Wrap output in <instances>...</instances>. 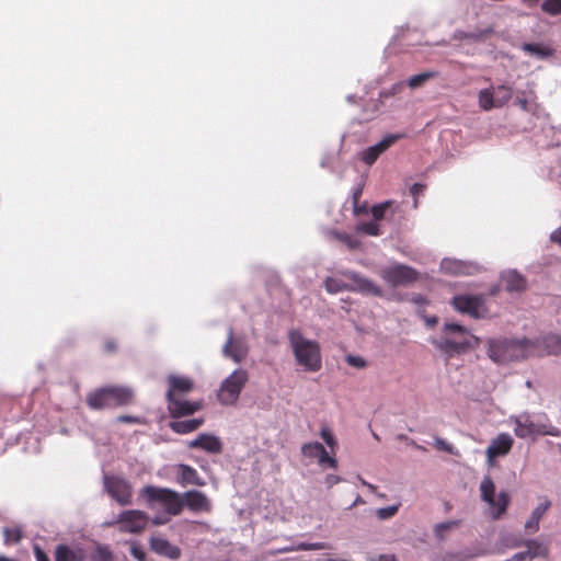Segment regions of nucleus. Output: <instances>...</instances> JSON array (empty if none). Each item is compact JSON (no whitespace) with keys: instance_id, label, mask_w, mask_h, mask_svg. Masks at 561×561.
<instances>
[{"instance_id":"nucleus-34","label":"nucleus","mask_w":561,"mask_h":561,"mask_svg":"<svg viewBox=\"0 0 561 561\" xmlns=\"http://www.w3.org/2000/svg\"><path fill=\"white\" fill-rule=\"evenodd\" d=\"M497 108L504 106L513 95V89L505 84L494 87Z\"/></svg>"},{"instance_id":"nucleus-15","label":"nucleus","mask_w":561,"mask_h":561,"mask_svg":"<svg viewBox=\"0 0 561 561\" xmlns=\"http://www.w3.org/2000/svg\"><path fill=\"white\" fill-rule=\"evenodd\" d=\"M249 346L244 337L234 336L232 331H229L228 339L222 347V354L231 358L234 363H241L248 355Z\"/></svg>"},{"instance_id":"nucleus-23","label":"nucleus","mask_w":561,"mask_h":561,"mask_svg":"<svg viewBox=\"0 0 561 561\" xmlns=\"http://www.w3.org/2000/svg\"><path fill=\"white\" fill-rule=\"evenodd\" d=\"M440 270L450 275H470L478 271V266L455 259H444L440 263Z\"/></svg>"},{"instance_id":"nucleus-1","label":"nucleus","mask_w":561,"mask_h":561,"mask_svg":"<svg viewBox=\"0 0 561 561\" xmlns=\"http://www.w3.org/2000/svg\"><path fill=\"white\" fill-rule=\"evenodd\" d=\"M443 332L444 334L439 339L432 340V344L447 357L478 346V339L460 324L446 322Z\"/></svg>"},{"instance_id":"nucleus-48","label":"nucleus","mask_w":561,"mask_h":561,"mask_svg":"<svg viewBox=\"0 0 561 561\" xmlns=\"http://www.w3.org/2000/svg\"><path fill=\"white\" fill-rule=\"evenodd\" d=\"M435 446L438 449L445 450V451H447L449 454L454 453V447L450 444H448L446 440L442 439V438H436L435 439Z\"/></svg>"},{"instance_id":"nucleus-36","label":"nucleus","mask_w":561,"mask_h":561,"mask_svg":"<svg viewBox=\"0 0 561 561\" xmlns=\"http://www.w3.org/2000/svg\"><path fill=\"white\" fill-rule=\"evenodd\" d=\"M434 76H435V73L432 71H426L423 73L415 75L408 80V85L411 89H416V88L423 85L424 82H426L428 79L433 78Z\"/></svg>"},{"instance_id":"nucleus-53","label":"nucleus","mask_w":561,"mask_h":561,"mask_svg":"<svg viewBox=\"0 0 561 561\" xmlns=\"http://www.w3.org/2000/svg\"><path fill=\"white\" fill-rule=\"evenodd\" d=\"M516 103L519 105V107L524 111L528 110V98L526 96H517Z\"/></svg>"},{"instance_id":"nucleus-28","label":"nucleus","mask_w":561,"mask_h":561,"mask_svg":"<svg viewBox=\"0 0 561 561\" xmlns=\"http://www.w3.org/2000/svg\"><path fill=\"white\" fill-rule=\"evenodd\" d=\"M525 546L527 547V550L523 552L525 553L527 560L547 558L549 554L548 547L538 540L529 539L525 542Z\"/></svg>"},{"instance_id":"nucleus-52","label":"nucleus","mask_w":561,"mask_h":561,"mask_svg":"<svg viewBox=\"0 0 561 561\" xmlns=\"http://www.w3.org/2000/svg\"><path fill=\"white\" fill-rule=\"evenodd\" d=\"M34 553H35L36 561H49L46 553L37 545L34 546Z\"/></svg>"},{"instance_id":"nucleus-41","label":"nucleus","mask_w":561,"mask_h":561,"mask_svg":"<svg viewBox=\"0 0 561 561\" xmlns=\"http://www.w3.org/2000/svg\"><path fill=\"white\" fill-rule=\"evenodd\" d=\"M320 437L331 449H334L337 446V442L329 427L321 428Z\"/></svg>"},{"instance_id":"nucleus-5","label":"nucleus","mask_w":561,"mask_h":561,"mask_svg":"<svg viewBox=\"0 0 561 561\" xmlns=\"http://www.w3.org/2000/svg\"><path fill=\"white\" fill-rule=\"evenodd\" d=\"M169 385L167 398L169 410L173 416L193 414L201 409L199 402H190L178 398V396L190 392L193 389V381L190 378L171 375L169 377Z\"/></svg>"},{"instance_id":"nucleus-12","label":"nucleus","mask_w":561,"mask_h":561,"mask_svg":"<svg viewBox=\"0 0 561 561\" xmlns=\"http://www.w3.org/2000/svg\"><path fill=\"white\" fill-rule=\"evenodd\" d=\"M514 433L517 437L527 438L535 435H551L559 436L560 431L557 427L550 426L549 428L543 425L535 424L528 415L522 414L513 419Z\"/></svg>"},{"instance_id":"nucleus-42","label":"nucleus","mask_w":561,"mask_h":561,"mask_svg":"<svg viewBox=\"0 0 561 561\" xmlns=\"http://www.w3.org/2000/svg\"><path fill=\"white\" fill-rule=\"evenodd\" d=\"M4 539L7 543H16L21 539V530L18 528L4 529Z\"/></svg>"},{"instance_id":"nucleus-46","label":"nucleus","mask_w":561,"mask_h":561,"mask_svg":"<svg viewBox=\"0 0 561 561\" xmlns=\"http://www.w3.org/2000/svg\"><path fill=\"white\" fill-rule=\"evenodd\" d=\"M335 237L339 238L341 241H343L344 243H346V245L350 248V249H355L358 247V241L353 239L352 237L347 236V234H339V233H335Z\"/></svg>"},{"instance_id":"nucleus-51","label":"nucleus","mask_w":561,"mask_h":561,"mask_svg":"<svg viewBox=\"0 0 561 561\" xmlns=\"http://www.w3.org/2000/svg\"><path fill=\"white\" fill-rule=\"evenodd\" d=\"M550 241L561 247V226L551 232Z\"/></svg>"},{"instance_id":"nucleus-9","label":"nucleus","mask_w":561,"mask_h":561,"mask_svg":"<svg viewBox=\"0 0 561 561\" xmlns=\"http://www.w3.org/2000/svg\"><path fill=\"white\" fill-rule=\"evenodd\" d=\"M481 499L488 503L493 519H499L505 512L510 503V496L506 492H500L495 496V485L490 477H484L480 483Z\"/></svg>"},{"instance_id":"nucleus-47","label":"nucleus","mask_w":561,"mask_h":561,"mask_svg":"<svg viewBox=\"0 0 561 561\" xmlns=\"http://www.w3.org/2000/svg\"><path fill=\"white\" fill-rule=\"evenodd\" d=\"M424 190V186L422 184L415 183L411 186L410 192L414 196L413 207H417V195H420Z\"/></svg>"},{"instance_id":"nucleus-18","label":"nucleus","mask_w":561,"mask_h":561,"mask_svg":"<svg viewBox=\"0 0 561 561\" xmlns=\"http://www.w3.org/2000/svg\"><path fill=\"white\" fill-rule=\"evenodd\" d=\"M513 438L506 433L499 434L491 440L490 446L485 450L488 462L493 463L494 458L505 456L512 449Z\"/></svg>"},{"instance_id":"nucleus-61","label":"nucleus","mask_w":561,"mask_h":561,"mask_svg":"<svg viewBox=\"0 0 561 561\" xmlns=\"http://www.w3.org/2000/svg\"><path fill=\"white\" fill-rule=\"evenodd\" d=\"M481 554H484V552H483V551L476 552V553H473L472 556H473V557H476V556H481Z\"/></svg>"},{"instance_id":"nucleus-26","label":"nucleus","mask_w":561,"mask_h":561,"mask_svg":"<svg viewBox=\"0 0 561 561\" xmlns=\"http://www.w3.org/2000/svg\"><path fill=\"white\" fill-rule=\"evenodd\" d=\"M175 471H176V480L183 486L188 485V484L202 486L205 484L204 480H202L198 477L196 470L187 465H183V463L178 465L175 467Z\"/></svg>"},{"instance_id":"nucleus-55","label":"nucleus","mask_w":561,"mask_h":561,"mask_svg":"<svg viewBox=\"0 0 561 561\" xmlns=\"http://www.w3.org/2000/svg\"><path fill=\"white\" fill-rule=\"evenodd\" d=\"M117 421H119V422H128V423H136V422H138V419L135 417V416H127V415H125V416H119L117 419Z\"/></svg>"},{"instance_id":"nucleus-37","label":"nucleus","mask_w":561,"mask_h":561,"mask_svg":"<svg viewBox=\"0 0 561 561\" xmlns=\"http://www.w3.org/2000/svg\"><path fill=\"white\" fill-rule=\"evenodd\" d=\"M399 507L400 504L380 507L376 511V516L381 520L390 519L398 513Z\"/></svg>"},{"instance_id":"nucleus-54","label":"nucleus","mask_w":561,"mask_h":561,"mask_svg":"<svg viewBox=\"0 0 561 561\" xmlns=\"http://www.w3.org/2000/svg\"><path fill=\"white\" fill-rule=\"evenodd\" d=\"M169 522V518L167 517H162V516H156L153 519H152V524L153 525H163L165 523Z\"/></svg>"},{"instance_id":"nucleus-16","label":"nucleus","mask_w":561,"mask_h":561,"mask_svg":"<svg viewBox=\"0 0 561 561\" xmlns=\"http://www.w3.org/2000/svg\"><path fill=\"white\" fill-rule=\"evenodd\" d=\"M301 454L308 459H316L319 466H329L336 468L337 461L334 457L330 456L324 446L318 442L306 443L301 447Z\"/></svg>"},{"instance_id":"nucleus-14","label":"nucleus","mask_w":561,"mask_h":561,"mask_svg":"<svg viewBox=\"0 0 561 561\" xmlns=\"http://www.w3.org/2000/svg\"><path fill=\"white\" fill-rule=\"evenodd\" d=\"M342 276L345 277L348 282V290L360 293L367 296L382 297V289L369 278H366L355 272L345 271L342 273Z\"/></svg>"},{"instance_id":"nucleus-31","label":"nucleus","mask_w":561,"mask_h":561,"mask_svg":"<svg viewBox=\"0 0 561 561\" xmlns=\"http://www.w3.org/2000/svg\"><path fill=\"white\" fill-rule=\"evenodd\" d=\"M459 526H460V520H456V519L438 523L434 526V535L438 540L442 541L446 538V535L449 531L458 528Z\"/></svg>"},{"instance_id":"nucleus-60","label":"nucleus","mask_w":561,"mask_h":561,"mask_svg":"<svg viewBox=\"0 0 561 561\" xmlns=\"http://www.w3.org/2000/svg\"><path fill=\"white\" fill-rule=\"evenodd\" d=\"M518 545H519L518 541H514L510 547L515 548V547H518Z\"/></svg>"},{"instance_id":"nucleus-13","label":"nucleus","mask_w":561,"mask_h":561,"mask_svg":"<svg viewBox=\"0 0 561 561\" xmlns=\"http://www.w3.org/2000/svg\"><path fill=\"white\" fill-rule=\"evenodd\" d=\"M453 306L461 313L473 318L483 317L486 312L484 298L480 295H459L454 297Z\"/></svg>"},{"instance_id":"nucleus-57","label":"nucleus","mask_w":561,"mask_h":561,"mask_svg":"<svg viewBox=\"0 0 561 561\" xmlns=\"http://www.w3.org/2000/svg\"><path fill=\"white\" fill-rule=\"evenodd\" d=\"M365 504V501L362 499L360 495H357L354 500V502L350 505V510L356 507L357 505Z\"/></svg>"},{"instance_id":"nucleus-35","label":"nucleus","mask_w":561,"mask_h":561,"mask_svg":"<svg viewBox=\"0 0 561 561\" xmlns=\"http://www.w3.org/2000/svg\"><path fill=\"white\" fill-rule=\"evenodd\" d=\"M356 231L368 236L377 237L381 234L380 225L376 220L360 222L356 226Z\"/></svg>"},{"instance_id":"nucleus-25","label":"nucleus","mask_w":561,"mask_h":561,"mask_svg":"<svg viewBox=\"0 0 561 561\" xmlns=\"http://www.w3.org/2000/svg\"><path fill=\"white\" fill-rule=\"evenodd\" d=\"M190 447H197L210 454H219L222 449V444L215 435L202 434L190 443Z\"/></svg>"},{"instance_id":"nucleus-43","label":"nucleus","mask_w":561,"mask_h":561,"mask_svg":"<svg viewBox=\"0 0 561 561\" xmlns=\"http://www.w3.org/2000/svg\"><path fill=\"white\" fill-rule=\"evenodd\" d=\"M92 559L93 561H112V554L106 548L98 547Z\"/></svg>"},{"instance_id":"nucleus-4","label":"nucleus","mask_w":561,"mask_h":561,"mask_svg":"<svg viewBox=\"0 0 561 561\" xmlns=\"http://www.w3.org/2000/svg\"><path fill=\"white\" fill-rule=\"evenodd\" d=\"M534 346L530 340H491L489 341V356L495 363L518 360L531 356Z\"/></svg>"},{"instance_id":"nucleus-3","label":"nucleus","mask_w":561,"mask_h":561,"mask_svg":"<svg viewBox=\"0 0 561 561\" xmlns=\"http://www.w3.org/2000/svg\"><path fill=\"white\" fill-rule=\"evenodd\" d=\"M139 497L150 510L161 506L168 515L172 516L179 515L184 507L181 494L167 488L146 485L139 491Z\"/></svg>"},{"instance_id":"nucleus-32","label":"nucleus","mask_w":561,"mask_h":561,"mask_svg":"<svg viewBox=\"0 0 561 561\" xmlns=\"http://www.w3.org/2000/svg\"><path fill=\"white\" fill-rule=\"evenodd\" d=\"M55 559L56 561H79L80 556L69 547L60 545L56 548Z\"/></svg>"},{"instance_id":"nucleus-38","label":"nucleus","mask_w":561,"mask_h":561,"mask_svg":"<svg viewBox=\"0 0 561 561\" xmlns=\"http://www.w3.org/2000/svg\"><path fill=\"white\" fill-rule=\"evenodd\" d=\"M541 8L545 12L557 15L561 13V0H546Z\"/></svg>"},{"instance_id":"nucleus-56","label":"nucleus","mask_w":561,"mask_h":561,"mask_svg":"<svg viewBox=\"0 0 561 561\" xmlns=\"http://www.w3.org/2000/svg\"><path fill=\"white\" fill-rule=\"evenodd\" d=\"M412 301L417 305V306H422V305H425L426 304V299L420 295L415 296L412 298Z\"/></svg>"},{"instance_id":"nucleus-58","label":"nucleus","mask_w":561,"mask_h":561,"mask_svg":"<svg viewBox=\"0 0 561 561\" xmlns=\"http://www.w3.org/2000/svg\"><path fill=\"white\" fill-rule=\"evenodd\" d=\"M359 481L360 483L366 486L369 491L371 492H375L376 491V486L369 482H367L366 480H364L363 478L359 477Z\"/></svg>"},{"instance_id":"nucleus-2","label":"nucleus","mask_w":561,"mask_h":561,"mask_svg":"<svg viewBox=\"0 0 561 561\" xmlns=\"http://www.w3.org/2000/svg\"><path fill=\"white\" fill-rule=\"evenodd\" d=\"M288 340L296 364L305 373H317L322 367L321 348L317 341L306 337L298 330L288 332Z\"/></svg>"},{"instance_id":"nucleus-29","label":"nucleus","mask_w":561,"mask_h":561,"mask_svg":"<svg viewBox=\"0 0 561 561\" xmlns=\"http://www.w3.org/2000/svg\"><path fill=\"white\" fill-rule=\"evenodd\" d=\"M522 49L530 55V56H534L538 59H546L550 56H552V49L546 45V44H542V43H528V44H524L522 46Z\"/></svg>"},{"instance_id":"nucleus-11","label":"nucleus","mask_w":561,"mask_h":561,"mask_svg":"<svg viewBox=\"0 0 561 561\" xmlns=\"http://www.w3.org/2000/svg\"><path fill=\"white\" fill-rule=\"evenodd\" d=\"M104 488L108 495L121 506L130 505L133 502V486L119 477L105 476Z\"/></svg>"},{"instance_id":"nucleus-19","label":"nucleus","mask_w":561,"mask_h":561,"mask_svg":"<svg viewBox=\"0 0 561 561\" xmlns=\"http://www.w3.org/2000/svg\"><path fill=\"white\" fill-rule=\"evenodd\" d=\"M184 506L195 513H208L211 510L209 499L202 492L193 490L181 494Z\"/></svg>"},{"instance_id":"nucleus-49","label":"nucleus","mask_w":561,"mask_h":561,"mask_svg":"<svg viewBox=\"0 0 561 561\" xmlns=\"http://www.w3.org/2000/svg\"><path fill=\"white\" fill-rule=\"evenodd\" d=\"M297 549L299 550H321L324 549V545L322 542H313V543H300Z\"/></svg>"},{"instance_id":"nucleus-50","label":"nucleus","mask_w":561,"mask_h":561,"mask_svg":"<svg viewBox=\"0 0 561 561\" xmlns=\"http://www.w3.org/2000/svg\"><path fill=\"white\" fill-rule=\"evenodd\" d=\"M341 481V478L335 474H328L324 479V483L328 488H332Z\"/></svg>"},{"instance_id":"nucleus-7","label":"nucleus","mask_w":561,"mask_h":561,"mask_svg":"<svg viewBox=\"0 0 561 561\" xmlns=\"http://www.w3.org/2000/svg\"><path fill=\"white\" fill-rule=\"evenodd\" d=\"M249 380L248 371L238 368L226 377L217 391V399L222 405H233L237 403L240 393Z\"/></svg>"},{"instance_id":"nucleus-45","label":"nucleus","mask_w":561,"mask_h":561,"mask_svg":"<svg viewBox=\"0 0 561 561\" xmlns=\"http://www.w3.org/2000/svg\"><path fill=\"white\" fill-rule=\"evenodd\" d=\"M130 554L138 561L146 560V552H145L144 548L136 542H133L130 545Z\"/></svg>"},{"instance_id":"nucleus-22","label":"nucleus","mask_w":561,"mask_h":561,"mask_svg":"<svg viewBox=\"0 0 561 561\" xmlns=\"http://www.w3.org/2000/svg\"><path fill=\"white\" fill-rule=\"evenodd\" d=\"M501 282L505 290L511 294H519L525 291L527 288L526 278L515 270H508L503 272L501 275Z\"/></svg>"},{"instance_id":"nucleus-8","label":"nucleus","mask_w":561,"mask_h":561,"mask_svg":"<svg viewBox=\"0 0 561 561\" xmlns=\"http://www.w3.org/2000/svg\"><path fill=\"white\" fill-rule=\"evenodd\" d=\"M149 523L147 513L139 510H126L121 512L115 519L105 525L116 527L118 531L125 534H140L146 529Z\"/></svg>"},{"instance_id":"nucleus-20","label":"nucleus","mask_w":561,"mask_h":561,"mask_svg":"<svg viewBox=\"0 0 561 561\" xmlns=\"http://www.w3.org/2000/svg\"><path fill=\"white\" fill-rule=\"evenodd\" d=\"M149 546L154 553L170 560H178L181 557V549L163 537L152 536L149 539Z\"/></svg>"},{"instance_id":"nucleus-33","label":"nucleus","mask_w":561,"mask_h":561,"mask_svg":"<svg viewBox=\"0 0 561 561\" xmlns=\"http://www.w3.org/2000/svg\"><path fill=\"white\" fill-rule=\"evenodd\" d=\"M348 282H344L339 277H328L324 282V286L328 293L337 294L344 290H348Z\"/></svg>"},{"instance_id":"nucleus-10","label":"nucleus","mask_w":561,"mask_h":561,"mask_svg":"<svg viewBox=\"0 0 561 561\" xmlns=\"http://www.w3.org/2000/svg\"><path fill=\"white\" fill-rule=\"evenodd\" d=\"M379 276L391 287L408 286L417 279L413 268L399 263L381 267Z\"/></svg>"},{"instance_id":"nucleus-21","label":"nucleus","mask_w":561,"mask_h":561,"mask_svg":"<svg viewBox=\"0 0 561 561\" xmlns=\"http://www.w3.org/2000/svg\"><path fill=\"white\" fill-rule=\"evenodd\" d=\"M400 138L399 135H388L376 145L362 152V159L366 164H373L377 158Z\"/></svg>"},{"instance_id":"nucleus-40","label":"nucleus","mask_w":561,"mask_h":561,"mask_svg":"<svg viewBox=\"0 0 561 561\" xmlns=\"http://www.w3.org/2000/svg\"><path fill=\"white\" fill-rule=\"evenodd\" d=\"M390 204H391V202H385V203L375 205L371 208L373 220H376L379 224V221L383 219L386 210L388 209Z\"/></svg>"},{"instance_id":"nucleus-6","label":"nucleus","mask_w":561,"mask_h":561,"mask_svg":"<svg viewBox=\"0 0 561 561\" xmlns=\"http://www.w3.org/2000/svg\"><path fill=\"white\" fill-rule=\"evenodd\" d=\"M134 392L127 387H107L88 397V403L93 409L124 405L133 400Z\"/></svg>"},{"instance_id":"nucleus-44","label":"nucleus","mask_w":561,"mask_h":561,"mask_svg":"<svg viewBox=\"0 0 561 561\" xmlns=\"http://www.w3.org/2000/svg\"><path fill=\"white\" fill-rule=\"evenodd\" d=\"M345 360L350 366L355 367L357 369H363L367 366V362L360 356L347 355Z\"/></svg>"},{"instance_id":"nucleus-24","label":"nucleus","mask_w":561,"mask_h":561,"mask_svg":"<svg viewBox=\"0 0 561 561\" xmlns=\"http://www.w3.org/2000/svg\"><path fill=\"white\" fill-rule=\"evenodd\" d=\"M551 502L547 499L541 500L536 507L531 511L529 518L525 523V529L529 534H535L539 529V523L545 514L548 512Z\"/></svg>"},{"instance_id":"nucleus-17","label":"nucleus","mask_w":561,"mask_h":561,"mask_svg":"<svg viewBox=\"0 0 561 561\" xmlns=\"http://www.w3.org/2000/svg\"><path fill=\"white\" fill-rule=\"evenodd\" d=\"M534 346L531 356L560 355L561 354V336L549 334L539 340H530Z\"/></svg>"},{"instance_id":"nucleus-59","label":"nucleus","mask_w":561,"mask_h":561,"mask_svg":"<svg viewBox=\"0 0 561 561\" xmlns=\"http://www.w3.org/2000/svg\"><path fill=\"white\" fill-rule=\"evenodd\" d=\"M427 323H428L430 325L435 324V323H436V318L428 319V320H427Z\"/></svg>"},{"instance_id":"nucleus-27","label":"nucleus","mask_w":561,"mask_h":561,"mask_svg":"<svg viewBox=\"0 0 561 561\" xmlns=\"http://www.w3.org/2000/svg\"><path fill=\"white\" fill-rule=\"evenodd\" d=\"M478 104L482 111H491L497 107L494 87L481 89L478 92Z\"/></svg>"},{"instance_id":"nucleus-30","label":"nucleus","mask_w":561,"mask_h":561,"mask_svg":"<svg viewBox=\"0 0 561 561\" xmlns=\"http://www.w3.org/2000/svg\"><path fill=\"white\" fill-rule=\"evenodd\" d=\"M201 419H192L185 421H174L171 423V428L180 434H185L195 431L202 424Z\"/></svg>"},{"instance_id":"nucleus-39","label":"nucleus","mask_w":561,"mask_h":561,"mask_svg":"<svg viewBox=\"0 0 561 561\" xmlns=\"http://www.w3.org/2000/svg\"><path fill=\"white\" fill-rule=\"evenodd\" d=\"M489 32H490L489 30H485V31H474V32H470V33L457 32L455 34V38H457V39L468 38V39H471L473 42H478V41L482 39Z\"/></svg>"}]
</instances>
